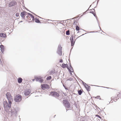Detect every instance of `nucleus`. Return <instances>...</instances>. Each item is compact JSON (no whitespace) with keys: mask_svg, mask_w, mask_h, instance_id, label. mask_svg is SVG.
I'll return each instance as SVG.
<instances>
[{"mask_svg":"<svg viewBox=\"0 0 121 121\" xmlns=\"http://www.w3.org/2000/svg\"><path fill=\"white\" fill-rule=\"evenodd\" d=\"M117 96L121 98V91H119L117 94Z\"/></svg>","mask_w":121,"mask_h":121,"instance_id":"18","label":"nucleus"},{"mask_svg":"<svg viewBox=\"0 0 121 121\" xmlns=\"http://www.w3.org/2000/svg\"><path fill=\"white\" fill-rule=\"evenodd\" d=\"M35 22L37 23H39L40 22V21L37 18H35Z\"/></svg>","mask_w":121,"mask_h":121,"instance_id":"21","label":"nucleus"},{"mask_svg":"<svg viewBox=\"0 0 121 121\" xmlns=\"http://www.w3.org/2000/svg\"><path fill=\"white\" fill-rule=\"evenodd\" d=\"M51 76H49V77H47L46 78L47 80H48L50 79H51Z\"/></svg>","mask_w":121,"mask_h":121,"instance_id":"24","label":"nucleus"},{"mask_svg":"<svg viewBox=\"0 0 121 121\" xmlns=\"http://www.w3.org/2000/svg\"><path fill=\"white\" fill-rule=\"evenodd\" d=\"M17 4V2L15 1H12L10 2L9 5V7H12L16 5Z\"/></svg>","mask_w":121,"mask_h":121,"instance_id":"9","label":"nucleus"},{"mask_svg":"<svg viewBox=\"0 0 121 121\" xmlns=\"http://www.w3.org/2000/svg\"><path fill=\"white\" fill-rule=\"evenodd\" d=\"M35 79L37 81H39L41 83L43 82V81L42 78L40 76L35 77Z\"/></svg>","mask_w":121,"mask_h":121,"instance_id":"7","label":"nucleus"},{"mask_svg":"<svg viewBox=\"0 0 121 121\" xmlns=\"http://www.w3.org/2000/svg\"><path fill=\"white\" fill-rule=\"evenodd\" d=\"M70 40L71 43V45L73 46L74 44L76 39L75 38V36L74 35H72L70 38Z\"/></svg>","mask_w":121,"mask_h":121,"instance_id":"3","label":"nucleus"},{"mask_svg":"<svg viewBox=\"0 0 121 121\" xmlns=\"http://www.w3.org/2000/svg\"><path fill=\"white\" fill-rule=\"evenodd\" d=\"M67 68L69 70V71L70 72L71 75H72V72H73V68L70 66V67H67Z\"/></svg>","mask_w":121,"mask_h":121,"instance_id":"12","label":"nucleus"},{"mask_svg":"<svg viewBox=\"0 0 121 121\" xmlns=\"http://www.w3.org/2000/svg\"><path fill=\"white\" fill-rule=\"evenodd\" d=\"M86 88L88 91H90V86H88L87 87H86Z\"/></svg>","mask_w":121,"mask_h":121,"instance_id":"22","label":"nucleus"},{"mask_svg":"<svg viewBox=\"0 0 121 121\" xmlns=\"http://www.w3.org/2000/svg\"><path fill=\"white\" fill-rule=\"evenodd\" d=\"M30 90H28L25 91L24 92V94L25 95H28L30 94Z\"/></svg>","mask_w":121,"mask_h":121,"instance_id":"10","label":"nucleus"},{"mask_svg":"<svg viewBox=\"0 0 121 121\" xmlns=\"http://www.w3.org/2000/svg\"><path fill=\"white\" fill-rule=\"evenodd\" d=\"M41 87L42 89L44 90L45 89L49 88L50 87L49 85L47 84H44L41 85Z\"/></svg>","mask_w":121,"mask_h":121,"instance_id":"6","label":"nucleus"},{"mask_svg":"<svg viewBox=\"0 0 121 121\" xmlns=\"http://www.w3.org/2000/svg\"><path fill=\"white\" fill-rule=\"evenodd\" d=\"M61 67L63 68H65L66 67L67 68L68 67V65L67 64H65L63 63L62 64V65L61 66Z\"/></svg>","mask_w":121,"mask_h":121,"instance_id":"17","label":"nucleus"},{"mask_svg":"<svg viewBox=\"0 0 121 121\" xmlns=\"http://www.w3.org/2000/svg\"><path fill=\"white\" fill-rule=\"evenodd\" d=\"M0 36L2 37H6V34L1 33H0Z\"/></svg>","mask_w":121,"mask_h":121,"instance_id":"15","label":"nucleus"},{"mask_svg":"<svg viewBox=\"0 0 121 121\" xmlns=\"http://www.w3.org/2000/svg\"><path fill=\"white\" fill-rule=\"evenodd\" d=\"M57 53L60 56H61L62 55V53L61 51V48H58V51L57 52Z\"/></svg>","mask_w":121,"mask_h":121,"instance_id":"13","label":"nucleus"},{"mask_svg":"<svg viewBox=\"0 0 121 121\" xmlns=\"http://www.w3.org/2000/svg\"><path fill=\"white\" fill-rule=\"evenodd\" d=\"M96 116L97 117H98L100 118V119H101V117L98 115H96Z\"/></svg>","mask_w":121,"mask_h":121,"instance_id":"29","label":"nucleus"},{"mask_svg":"<svg viewBox=\"0 0 121 121\" xmlns=\"http://www.w3.org/2000/svg\"><path fill=\"white\" fill-rule=\"evenodd\" d=\"M22 78H19L18 79V81L19 83H21L22 82Z\"/></svg>","mask_w":121,"mask_h":121,"instance_id":"19","label":"nucleus"},{"mask_svg":"<svg viewBox=\"0 0 121 121\" xmlns=\"http://www.w3.org/2000/svg\"><path fill=\"white\" fill-rule=\"evenodd\" d=\"M95 12V10L94 9H92L91 10L90 13H92L95 17L96 16V14L95 13H94V12Z\"/></svg>","mask_w":121,"mask_h":121,"instance_id":"16","label":"nucleus"},{"mask_svg":"<svg viewBox=\"0 0 121 121\" xmlns=\"http://www.w3.org/2000/svg\"><path fill=\"white\" fill-rule=\"evenodd\" d=\"M35 79H32V80L33 81H34V80H35Z\"/></svg>","mask_w":121,"mask_h":121,"instance_id":"31","label":"nucleus"},{"mask_svg":"<svg viewBox=\"0 0 121 121\" xmlns=\"http://www.w3.org/2000/svg\"><path fill=\"white\" fill-rule=\"evenodd\" d=\"M82 121H84V120H82Z\"/></svg>","mask_w":121,"mask_h":121,"instance_id":"33","label":"nucleus"},{"mask_svg":"<svg viewBox=\"0 0 121 121\" xmlns=\"http://www.w3.org/2000/svg\"><path fill=\"white\" fill-rule=\"evenodd\" d=\"M22 99V96L19 95H16L14 98V100L16 102H20Z\"/></svg>","mask_w":121,"mask_h":121,"instance_id":"4","label":"nucleus"},{"mask_svg":"<svg viewBox=\"0 0 121 121\" xmlns=\"http://www.w3.org/2000/svg\"><path fill=\"white\" fill-rule=\"evenodd\" d=\"M63 102L66 108H69L70 107V104L69 102L67 100H64L63 101Z\"/></svg>","mask_w":121,"mask_h":121,"instance_id":"5","label":"nucleus"},{"mask_svg":"<svg viewBox=\"0 0 121 121\" xmlns=\"http://www.w3.org/2000/svg\"><path fill=\"white\" fill-rule=\"evenodd\" d=\"M62 60H60V62H62Z\"/></svg>","mask_w":121,"mask_h":121,"instance_id":"30","label":"nucleus"},{"mask_svg":"<svg viewBox=\"0 0 121 121\" xmlns=\"http://www.w3.org/2000/svg\"><path fill=\"white\" fill-rule=\"evenodd\" d=\"M66 34L67 35H70L69 31L68 30L66 31Z\"/></svg>","mask_w":121,"mask_h":121,"instance_id":"23","label":"nucleus"},{"mask_svg":"<svg viewBox=\"0 0 121 121\" xmlns=\"http://www.w3.org/2000/svg\"><path fill=\"white\" fill-rule=\"evenodd\" d=\"M1 50L2 53H3L4 51V47L3 45H1L0 46Z\"/></svg>","mask_w":121,"mask_h":121,"instance_id":"14","label":"nucleus"},{"mask_svg":"<svg viewBox=\"0 0 121 121\" xmlns=\"http://www.w3.org/2000/svg\"><path fill=\"white\" fill-rule=\"evenodd\" d=\"M96 98L98 99H101L100 97V96H97Z\"/></svg>","mask_w":121,"mask_h":121,"instance_id":"26","label":"nucleus"},{"mask_svg":"<svg viewBox=\"0 0 121 121\" xmlns=\"http://www.w3.org/2000/svg\"><path fill=\"white\" fill-rule=\"evenodd\" d=\"M27 20L29 22H32L34 21V19L33 16L30 13H28L27 16H26Z\"/></svg>","mask_w":121,"mask_h":121,"instance_id":"2","label":"nucleus"},{"mask_svg":"<svg viewBox=\"0 0 121 121\" xmlns=\"http://www.w3.org/2000/svg\"><path fill=\"white\" fill-rule=\"evenodd\" d=\"M73 80V78H70L69 79H68L67 80H70V81H72Z\"/></svg>","mask_w":121,"mask_h":121,"instance_id":"28","label":"nucleus"},{"mask_svg":"<svg viewBox=\"0 0 121 121\" xmlns=\"http://www.w3.org/2000/svg\"><path fill=\"white\" fill-rule=\"evenodd\" d=\"M27 14L25 11H23L21 12V15L22 18H24Z\"/></svg>","mask_w":121,"mask_h":121,"instance_id":"11","label":"nucleus"},{"mask_svg":"<svg viewBox=\"0 0 121 121\" xmlns=\"http://www.w3.org/2000/svg\"><path fill=\"white\" fill-rule=\"evenodd\" d=\"M113 98V97H111V99H112Z\"/></svg>","mask_w":121,"mask_h":121,"instance_id":"32","label":"nucleus"},{"mask_svg":"<svg viewBox=\"0 0 121 121\" xmlns=\"http://www.w3.org/2000/svg\"><path fill=\"white\" fill-rule=\"evenodd\" d=\"M82 90H80L78 91V93L80 95H81L82 93Z\"/></svg>","mask_w":121,"mask_h":121,"instance_id":"20","label":"nucleus"},{"mask_svg":"<svg viewBox=\"0 0 121 121\" xmlns=\"http://www.w3.org/2000/svg\"><path fill=\"white\" fill-rule=\"evenodd\" d=\"M50 95L56 98L59 97V94L55 91L51 92L50 93Z\"/></svg>","mask_w":121,"mask_h":121,"instance_id":"8","label":"nucleus"},{"mask_svg":"<svg viewBox=\"0 0 121 121\" xmlns=\"http://www.w3.org/2000/svg\"><path fill=\"white\" fill-rule=\"evenodd\" d=\"M6 96L8 100L9 104H8V106L9 108H11L12 104L11 100L12 101L13 99L10 93L9 92H7L6 94Z\"/></svg>","mask_w":121,"mask_h":121,"instance_id":"1","label":"nucleus"},{"mask_svg":"<svg viewBox=\"0 0 121 121\" xmlns=\"http://www.w3.org/2000/svg\"><path fill=\"white\" fill-rule=\"evenodd\" d=\"M76 30H77L79 31V27L78 26H76Z\"/></svg>","mask_w":121,"mask_h":121,"instance_id":"25","label":"nucleus"},{"mask_svg":"<svg viewBox=\"0 0 121 121\" xmlns=\"http://www.w3.org/2000/svg\"><path fill=\"white\" fill-rule=\"evenodd\" d=\"M16 16L17 17H18L19 16V14L18 13H17L16 14Z\"/></svg>","mask_w":121,"mask_h":121,"instance_id":"27","label":"nucleus"}]
</instances>
